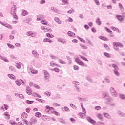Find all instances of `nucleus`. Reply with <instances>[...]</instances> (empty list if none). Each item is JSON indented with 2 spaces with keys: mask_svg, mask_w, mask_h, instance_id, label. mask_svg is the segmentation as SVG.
<instances>
[{
  "mask_svg": "<svg viewBox=\"0 0 125 125\" xmlns=\"http://www.w3.org/2000/svg\"><path fill=\"white\" fill-rule=\"evenodd\" d=\"M75 61L77 64H79V65H80L81 66H85V67H86V65L83 63L81 60L79 59L78 58L75 59Z\"/></svg>",
  "mask_w": 125,
  "mask_h": 125,
  "instance_id": "f257e3e1",
  "label": "nucleus"
},
{
  "mask_svg": "<svg viewBox=\"0 0 125 125\" xmlns=\"http://www.w3.org/2000/svg\"><path fill=\"white\" fill-rule=\"evenodd\" d=\"M29 123L30 125H33V124H37V119L34 117H32L30 119H29Z\"/></svg>",
  "mask_w": 125,
  "mask_h": 125,
  "instance_id": "f03ea898",
  "label": "nucleus"
},
{
  "mask_svg": "<svg viewBox=\"0 0 125 125\" xmlns=\"http://www.w3.org/2000/svg\"><path fill=\"white\" fill-rule=\"evenodd\" d=\"M11 13L12 15H16V6L15 5H13L11 8Z\"/></svg>",
  "mask_w": 125,
  "mask_h": 125,
  "instance_id": "7ed1b4c3",
  "label": "nucleus"
},
{
  "mask_svg": "<svg viewBox=\"0 0 125 125\" xmlns=\"http://www.w3.org/2000/svg\"><path fill=\"white\" fill-rule=\"evenodd\" d=\"M110 93L113 96H117V92H116V90H115L114 88H110Z\"/></svg>",
  "mask_w": 125,
  "mask_h": 125,
  "instance_id": "20e7f679",
  "label": "nucleus"
},
{
  "mask_svg": "<svg viewBox=\"0 0 125 125\" xmlns=\"http://www.w3.org/2000/svg\"><path fill=\"white\" fill-rule=\"evenodd\" d=\"M114 46H115L116 47H123V44L122 43L118 42H114L113 43Z\"/></svg>",
  "mask_w": 125,
  "mask_h": 125,
  "instance_id": "39448f33",
  "label": "nucleus"
},
{
  "mask_svg": "<svg viewBox=\"0 0 125 125\" xmlns=\"http://www.w3.org/2000/svg\"><path fill=\"white\" fill-rule=\"evenodd\" d=\"M36 35L37 34L36 33H34L32 31H29L27 33V35L30 37H36Z\"/></svg>",
  "mask_w": 125,
  "mask_h": 125,
  "instance_id": "423d86ee",
  "label": "nucleus"
},
{
  "mask_svg": "<svg viewBox=\"0 0 125 125\" xmlns=\"http://www.w3.org/2000/svg\"><path fill=\"white\" fill-rule=\"evenodd\" d=\"M29 70L31 71V73L32 74H33L34 75H37L38 74V70L34 69V68L32 67L29 68Z\"/></svg>",
  "mask_w": 125,
  "mask_h": 125,
  "instance_id": "0eeeda50",
  "label": "nucleus"
},
{
  "mask_svg": "<svg viewBox=\"0 0 125 125\" xmlns=\"http://www.w3.org/2000/svg\"><path fill=\"white\" fill-rule=\"evenodd\" d=\"M21 118L22 120H26L28 118V114L26 112H23L21 115Z\"/></svg>",
  "mask_w": 125,
  "mask_h": 125,
  "instance_id": "6e6552de",
  "label": "nucleus"
},
{
  "mask_svg": "<svg viewBox=\"0 0 125 125\" xmlns=\"http://www.w3.org/2000/svg\"><path fill=\"white\" fill-rule=\"evenodd\" d=\"M87 121H88V122H89V123H91V124H92L93 125H95L96 124V121L93 120V119L88 117L87 118Z\"/></svg>",
  "mask_w": 125,
  "mask_h": 125,
  "instance_id": "1a4fd4ad",
  "label": "nucleus"
},
{
  "mask_svg": "<svg viewBox=\"0 0 125 125\" xmlns=\"http://www.w3.org/2000/svg\"><path fill=\"white\" fill-rule=\"evenodd\" d=\"M26 92L27 94H28V95H31L32 93H33V91H32V89L30 88H27L26 89Z\"/></svg>",
  "mask_w": 125,
  "mask_h": 125,
  "instance_id": "9d476101",
  "label": "nucleus"
},
{
  "mask_svg": "<svg viewBox=\"0 0 125 125\" xmlns=\"http://www.w3.org/2000/svg\"><path fill=\"white\" fill-rule=\"evenodd\" d=\"M2 26H4L5 27H6L8 28V29H9L10 30H12V26L9 24H4L3 23L0 22Z\"/></svg>",
  "mask_w": 125,
  "mask_h": 125,
  "instance_id": "9b49d317",
  "label": "nucleus"
},
{
  "mask_svg": "<svg viewBox=\"0 0 125 125\" xmlns=\"http://www.w3.org/2000/svg\"><path fill=\"white\" fill-rule=\"evenodd\" d=\"M22 83H23L24 82L22 81V80H16V83L17 85H18L19 86H20L21 84H22Z\"/></svg>",
  "mask_w": 125,
  "mask_h": 125,
  "instance_id": "f8f14e48",
  "label": "nucleus"
},
{
  "mask_svg": "<svg viewBox=\"0 0 125 125\" xmlns=\"http://www.w3.org/2000/svg\"><path fill=\"white\" fill-rule=\"evenodd\" d=\"M67 34L68 36H69V37H71V38H74L75 36V34L70 31L68 32Z\"/></svg>",
  "mask_w": 125,
  "mask_h": 125,
  "instance_id": "ddd939ff",
  "label": "nucleus"
},
{
  "mask_svg": "<svg viewBox=\"0 0 125 125\" xmlns=\"http://www.w3.org/2000/svg\"><path fill=\"white\" fill-rule=\"evenodd\" d=\"M43 42H49V43H51L52 42H53V41H52V40H50L49 39L47 38H45V39H44Z\"/></svg>",
  "mask_w": 125,
  "mask_h": 125,
  "instance_id": "4468645a",
  "label": "nucleus"
},
{
  "mask_svg": "<svg viewBox=\"0 0 125 125\" xmlns=\"http://www.w3.org/2000/svg\"><path fill=\"white\" fill-rule=\"evenodd\" d=\"M99 39H100L101 40H102L103 41H109V39H108V38L105 36H101L99 37Z\"/></svg>",
  "mask_w": 125,
  "mask_h": 125,
  "instance_id": "2eb2a0df",
  "label": "nucleus"
},
{
  "mask_svg": "<svg viewBox=\"0 0 125 125\" xmlns=\"http://www.w3.org/2000/svg\"><path fill=\"white\" fill-rule=\"evenodd\" d=\"M58 41L62 43H66V40L63 38H59Z\"/></svg>",
  "mask_w": 125,
  "mask_h": 125,
  "instance_id": "dca6fc26",
  "label": "nucleus"
},
{
  "mask_svg": "<svg viewBox=\"0 0 125 125\" xmlns=\"http://www.w3.org/2000/svg\"><path fill=\"white\" fill-rule=\"evenodd\" d=\"M8 76L9 77V78H10V79H11L12 80H16V77L13 74H8Z\"/></svg>",
  "mask_w": 125,
  "mask_h": 125,
  "instance_id": "f3484780",
  "label": "nucleus"
},
{
  "mask_svg": "<svg viewBox=\"0 0 125 125\" xmlns=\"http://www.w3.org/2000/svg\"><path fill=\"white\" fill-rule=\"evenodd\" d=\"M116 17L118 20H120L121 21H124V17L120 15H116Z\"/></svg>",
  "mask_w": 125,
  "mask_h": 125,
  "instance_id": "a211bd4d",
  "label": "nucleus"
},
{
  "mask_svg": "<svg viewBox=\"0 0 125 125\" xmlns=\"http://www.w3.org/2000/svg\"><path fill=\"white\" fill-rule=\"evenodd\" d=\"M44 75L45 79L46 80H48V79H49V74H48V72H47V71H45L44 72Z\"/></svg>",
  "mask_w": 125,
  "mask_h": 125,
  "instance_id": "6ab92c4d",
  "label": "nucleus"
},
{
  "mask_svg": "<svg viewBox=\"0 0 125 125\" xmlns=\"http://www.w3.org/2000/svg\"><path fill=\"white\" fill-rule=\"evenodd\" d=\"M50 65L51 67H58V65L54 63V62H51Z\"/></svg>",
  "mask_w": 125,
  "mask_h": 125,
  "instance_id": "aec40b11",
  "label": "nucleus"
},
{
  "mask_svg": "<svg viewBox=\"0 0 125 125\" xmlns=\"http://www.w3.org/2000/svg\"><path fill=\"white\" fill-rule=\"evenodd\" d=\"M32 54H33V55H34V56L39 58V53H38V52H37V51H36L35 50L32 51Z\"/></svg>",
  "mask_w": 125,
  "mask_h": 125,
  "instance_id": "412c9836",
  "label": "nucleus"
},
{
  "mask_svg": "<svg viewBox=\"0 0 125 125\" xmlns=\"http://www.w3.org/2000/svg\"><path fill=\"white\" fill-rule=\"evenodd\" d=\"M32 95H33V96H34L35 97H38L39 98H41V97H42L41 96V95H40V94H38V93H36V92H33V93H32Z\"/></svg>",
  "mask_w": 125,
  "mask_h": 125,
  "instance_id": "4be33fe9",
  "label": "nucleus"
},
{
  "mask_svg": "<svg viewBox=\"0 0 125 125\" xmlns=\"http://www.w3.org/2000/svg\"><path fill=\"white\" fill-rule=\"evenodd\" d=\"M79 115L81 117V118H82V119H83V118H84V116L86 115V113L83 112H80L79 113Z\"/></svg>",
  "mask_w": 125,
  "mask_h": 125,
  "instance_id": "5701e85b",
  "label": "nucleus"
},
{
  "mask_svg": "<svg viewBox=\"0 0 125 125\" xmlns=\"http://www.w3.org/2000/svg\"><path fill=\"white\" fill-rule=\"evenodd\" d=\"M35 116L36 118H41V117H42V113L40 112H36L35 114Z\"/></svg>",
  "mask_w": 125,
  "mask_h": 125,
  "instance_id": "b1692460",
  "label": "nucleus"
},
{
  "mask_svg": "<svg viewBox=\"0 0 125 125\" xmlns=\"http://www.w3.org/2000/svg\"><path fill=\"white\" fill-rule=\"evenodd\" d=\"M4 115L5 116H6V118L7 119V120L10 119V115L9 114V113H8V112H5L4 113Z\"/></svg>",
  "mask_w": 125,
  "mask_h": 125,
  "instance_id": "393cba45",
  "label": "nucleus"
},
{
  "mask_svg": "<svg viewBox=\"0 0 125 125\" xmlns=\"http://www.w3.org/2000/svg\"><path fill=\"white\" fill-rule=\"evenodd\" d=\"M55 21H56V22L58 23V24H61V21H60L59 18H58V17H56L55 18Z\"/></svg>",
  "mask_w": 125,
  "mask_h": 125,
  "instance_id": "a878e982",
  "label": "nucleus"
},
{
  "mask_svg": "<svg viewBox=\"0 0 125 125\" xmlns=\"http://www.w3.org/2000/svg\"><path fill=\"white\" fill-rule=\"evenodd\" d=\"M81 108L82 109V112L86 114V110H85V108L83 107V104H81Z\"/></svg>",
  "mask_w": 125,
  "mask_h": 125,
  "instance_id": "bb28decb",
  "label": "nucleus"
},
{
  "mask_svg": "<svg viewBox=\"0 0 125 125\" xmlns=\"http://www.w3.org/2000/svg\"><path fill=\"white\" fill-rule=\"evenodd\" d=\"M42 18H43V15H39L38 16H37V20H41V19H42Z\"/></svg>",
  "mask_w": 125,
  "mask_h": 125,
  "instance_id": "cd10ccee",
  "label": "nucleus"
},
{
  "mask_svg": "<svg viewBox=\"0 0 125 125\" xmlns=\"http://www.w3.org/2000/svg\"><path fill=\"white\" fill-rule=\"evenodd\" d=\"M41 23H42V24L43 25H47L48 22L46 21V20H42L41 21Z\"/></svg>",
  "mask_w": 125,
  "mask_h": 125,
  "instance_id": "c85d7f7f",
  "label": "nucleus"
},
{
  "mask_svg": "<svg viewBox=\"0 0 125 125\" xmlns=\"http://www.w3.org/2000/svg\"><path fill=\"white\" fill-rule=\"evenodd\" d=\"M59 63H60V64H66V62H65L62 59H59Z\"/></svg>",
  "mask_w": 125,
  "mask_h": 125,
  "instance_id": "c756f323",
  "label": "nucleus"
},
{
  "mask_svg": "<svg viewBox=\"0 0 125 125\" xmlns=\"http://www.w3.org/2000/svg\"><path fill=\"white\" fill-rule=\"evenodd\" d=\"M34 88H36V89H41V86H40V85L37 84H35L34 85Z\"/></svg>",
  "mask_w": 125,
  "mask_h": 125,
  "instance_id": "7c9ffc66",
  "label": "nucleus"
},
{
  "mask_svg": "<svg viewBox=\"0 0 125 125\" xmlns=\"http://www.w3.org/2000/svg\"><path fill=\"white\" fill-rule=\"evenodd\" d=\"M32 21V19H31V18H26V19L25 20V22L26 23H30V22H31Z\"/></svg>",
  "mask_w": 125,
  "mask_h": 125,
  "instance_id": "2f4dec72",
  "label": "nucleus"
},
{
  "mask_svg": "<svg viewBox=\"0 0 125 125\" xmlns=\"http://www.w3.org/2000/svg\"><path fill=\"white\" fill-rule=\"evenodd\" d=\"M97 116L100 120H102V119H103V116H102V114L99 113L97 115Z\"/></svg>",
  "mask_w": 125,
  "mask_h": 125,
  "instance_id": "473e14b6",
  "label": "nucleus"
},
{
  "mask_svg": "<svg viewBox=\"0 0 125 125\" xmlns=\"http://www.w3.org/2000/svg\"><path fill=\"white\" fill-rule=\"evenodd\" d=\"M63 4H69V1L68 0H62Z\"/></svg>",
  "mask_w": 125,
  "mask_h": 125,
  "instance_id": "72a5a7b5",
  "label": "nucleus"
},
{
  "mask_svg": "<svg viewBox=\"0 0 125 125\" xmlns=\"http://www.w3.org/2000/svg\"><path fill=\"white\" fill-rule=\"evenodd\" d=\"M2 60H3L4 61H5V62H6V63H8V62H9V61H8V59H7V58H6L5 57H3L2 58Z\"/></svg>",
  "mask_w": 125,
  "mask_h": 125,
  "instance_id": "f704fd0d",
  "label": "nucleus"
},
{
  "mask_svg": "<svg viewBox=\"0 0 125 125\" xmlns=\"http://www.w3.org/2000/svg\"><path fill=\"white\" fill-rule=\"evenodd\" d=\"M45 108L47 109V110H54V108L50 107L48 105L46 106Z\"/></svg>",
  "mask_w": 125,
  "mask_h": 125,
  "instance_id": "c9c22d12",
  "label": "nucleus"
},
{
  "mask_svg": "<svg viewBox=\"0 0 125 125\" xmlns=\"http://www.w3.org/2000/svg\"><path fill=\"white\" fill-rule=\"evenodd\" d=\"M51 31H52L51 29H50V28H45V29H44V32L45 33H47V32H51Z\"/></svg>",
  "mask_w": 125,
  "mask_h": 125,
  "instance_id": "e433bc0d",
  "label": "nucleus"
},
{
  "mask_svg": "<svg viewBox=\"0 0 125 125\" xmlns=\"http://www.w3.org/2000/svg\"><path fill=\"white\" fill-rule=\"evenodd\" d=\"M112 67H113V68L115 69V70H116V71H118L119 67H118V66H117V65L112 64Z\"/></svg>",
  "mask_w": 125,
  "mask_h": 125,
  "instance_id": "4c0bfd02",
  "label": "nucleus"
},
{
  "mask_svg": "<svg viewBox=\"0 0 125 125\" xmlns=\"http://www.w3.org/2000/svg\"><path fill=\"white\" fill-rule=\"evenodd\" d=\"M105 29L106 31L108 32V33H110V34H113V31H112L111 30H110V29H109L107 27H105Z\"/></svg>",
  "mask_w": 125,
  "mask_h": 125,
  "instance_id": "58836bf2",
  "label": "nucleus"
},
{
  "mask_svg": "<svg viewBox=\"0 0 125 125\" xmlns=\"http://www.w3.org/2000/svg\"><path fill=\"white\" fill-rule=\"evenodd\" d=\"M19 97L21 99H24L25 98V96H24V95L22 94H19Z\"/></svg>",
  "mask_w": 125,
  "mask_h": 125,
  "instance_id": "ea45409f",
  "label": "nucleus"
},
{
  "mask_svg": "<svg viewBox=\"0 0 125 125\" xmlns=\"http://www.w3.org/2000/svg\"><path fill=\"white\" fill-rule=\"evenodd\" d=\"M119 7L120 8L121 10H122V11H123L124 10V7H123V5H122V3H119Z\"/></svg>",
  "mask_w": 125,
  "mask_h": 125,
  "instance_id": "a19ab883",
  "label": "nucleus"
},
{
  "mask_svg": "<svg viewBox=\"0 0 125 125\" xmlns=\"http://www.w3.org/2000/svg\"><path fill=\"white\" fill-rule=\"evenodd\" d=\"M16 67L18 69H20L21 68V63H16Z\"/></svg>",
  "mask_w": 125,
  "mask_h": 125,
  "instance_id": "79ce46f5",
  "label": "nucleus"
},
{
  "mask_svg": "<svg viewBox=\"0 0 125 125\" xmlns=\"http://www.w3.org/2000/svg\"><path fill=\"white\" fill-rule=\"evenodd\" d=\"M7 45H8V46L10 48H12L13 49L15 48L14 46H13V45H12L10 43H7Z\"/></svg>",
  "mask_w": 125,
  "mask_h": 125,
  "instance_id": "37998d69",
  "label": "nucleus"
},
{
  "mask_svg": "<svg viewBox=\"0 0 125 125\" xmlns=\"http://www.w3.org/2000/svg\"><path fill=\"white\" fill-rule=\"evenodd\" d=\"M50 57H51L52 59H57V57L55 56L53 54H51Z\"/></svg>",
  "mask_w": 125,
  "mask_h": 125,
  "instance_id": "c03bdc74",
  "label": "nucleus"
},
{
  "mask_svg": "<svg viewBox=\"0 0 125 125\" xmlns=\"http://www.w3.org/2000/svg\"><path fill=\"white\" fill-rule=\"evenodd\" d=\"M25 103L27 104H32V103H34V101L26 100L25 101Z\"/></svg>",
  "mask_w": 125,
  "mask_h": 125,
  "instance_id": "a18cd8bd",
  "label": "nucleus"
},
{
  "mask_svg": "<svg viewBox=\"0 0 125 125\" xmlns=\"http://www.w3.org/2000/svg\"><path fill=\"white\" fill-rule=\"evenodd\" d=\"M10 124H11V125H17V123H16V122L12 120L10 121Z\"/></svg>",
  "mask_w": 125,
  "mask_h": 125,
  "instance_id": "49530a36",
  "label": "nucleus"
},
{
  "mask_svg": "<svg viewBox=\"0 0 125 125\" xmlns=\"http://www.w3.org/2000/svg\"><path fill=\"white\" fill-rule=\"evenodd\" d=\"M96 23L98 25H101V21H100V19H97L96 20Z\"/></svg>",
  "mask_w": 125,
  "mask_h": 125,
  "instance_id": "de8ad7c7",
  "label": "nucleus"
},
{
  "mask_svg": "<svg viewBox=\"0 0 125 125\" xmlns=\"http://www.w3.org/2000/svg\"><path fill=\"white\" fill-rule=\"evenodd\" d=\"M27 14H28V12H27V11L24 10L22 11V15H23V16H25V15H27Z\"/></svg>",
  "mask_w": 125,
  "mask_h": 125,
  "instance_id": "09e8293b",
  "label": "nucleus"
},
{
  "mask_svg": "<svg viewBox=\"0 0 125 125\" xmlns=\"http://www.w3.org/2000/svg\"><path fill=\"white\" fill-rule=\"evenodd\" d=\"M53 105L54 107H59V106H60V104H58V103H54L53 104Z\"/></svg>",
  "mask_w": 125,
  "mask_h": 125,
  "instance_id": "8fccbe9b",
  "label": "nucleus"
},
{
  "mask_svg": "<svg viewBox=\"0 0 125 125\" xmlns=\"http://www.w3.org/2000/svg\"><path fill=\"white\" fill-rule=\"evenodd\" d=\"M63 109H64L63 111H64L65 112H69V111L70 110L69 109V108H68V107H67V106L64 107L63 108Z\"/></svg>",
  "mask_w": 125,
  "mask_h": 125,
  "instance_id": "3c124183",
  "label": "nucleus"
},
{
  "mask_svg": "<svg viewBox=\"0 0 125 125\" xmlns=\"http://www.w3.org/2000/svg\"><path fill=\"white\" fill-rule=\"evenodd\" d=\"M46 37L48 38H53V35H51L50 33H46Z\"/></svg>",
  "mask_w": 125,
  "mask_h": 125,
  "instance_id": "603ef678",
  "label": "nucleus"
},
{
  "mask_svg": "<svg viewBox=\"0 0 125 125\" xmlns=\"http://www.w3.org/2000/svg\"><path fill=\"white\" fill-rule=\"evenodd\" d=\"M83 49H87V47L84 45H80Z\"/></svg>",
  "mask_w": 125,
  "mask_h": 125,
  "instance_id": "864d4df0",
  "label": "nucleus"
},
{
  "mask_svg": "<svg viewBox=\"0 0 125 125\" xmlns=\"http://www.w3.org/2000/svg\"><path fill=\"white\" fill-rule=\"evenodd\" d=\"M34 85H35V84L34 83V82H30L29 83V86H30L31 87L34 86Z\"/></svg>",
  "mask_w": 125,
  "mask_h": 125,
  "instance_id": "5fc2aeb1",
  "label": "nucleus"
},
{
  "mask_svg": "<svg viewBox=\"0 0 125 125\" xmlns=\"http://www.w3.org/2000/svg\"><path fill=\"white\" fill-rule=\"evenodd\" d=\"M104 116L106 117V118H111V116H110V114L108 113H104Z\"/></svg>",
  "mask_w": 125,
  "mask_h": 125,
  "instance_id": "6e6d98bb",
  "label": "nucleus"
},
{
  "mask_svg": "<svg viewBox=\"0 0 125 125\" xmlns=\"http://www.w3.org/2000/svg\"><path fill=\"white\" fill-rule=\"evenodd\" d=\"M80 56L81 59H83V60H85V61H88V60L86 59V58H84V57L83 56Z\"/></svg>",
  "mask_w": 125,
  "mask_h": 125,
  "instance_id": "4d7b16f0",
  "label": "nucleus"
},
{
  "mask_svg": "<svg viewBox=\"0 0 125 125\" xmlns=\"http://www.w3.org/2000/svg\"><path fill=\"white\" fill-rule=\"evenodd\" d=\"M120 97H121V98H122V99H125V95H124L123 94H120Z\"/></svg>",
  "mask_w": 125,
  "mask_h": 125,
  "instance_id": "13d9d810",
  "label": "nucleus"
},
{
  "mask_svg": "<svg viewBox=\"0 0 125 125\" xmlns=\"http://www.w3.org/2000/svg\"><path fill=\"white\" fill-rule=\"evenodd\" d=\"M104 55L106 56V57H111V55H110V54H108L107 53H104Z\"/></svg>",
  "mask_w": 125,
  "mask_h": 125,
  "instance_id": "bf43d9fd",
  "label": "nucleus"
},
{
  "mask_svg": "<svg viewBox=\"0 0 125 125\" xmlns=\"http://www.w3.org/2000/svg\"><path fill=\"white\" fill-rule=\"evenodd\" d=\"M52 113H54L55 115H56V116H60V114L59 112H57L55 111H53L52 112Z\"/></svg>",
  "mask_w": 125,
  "mask_h": 125,
  "instance_id": "052dcab7",
  "label": "nucleus"
},
{
  "mask_svg": "<svg viewBox=\"0 0 125 125\" xmlns=\"http://www.w3.org/2000/svg\"><path fill=\"white\" fill-rule=\"evenodd\" d=\"M80 41H81V42H83L84 43H85V40H84V39L82 38H79Z\"/></svg>",
  "mask_w": 125,
  "mask_h": 125,
  "instance_id": "680f3d73",
  "label": "nucleus"
},
{
  "mask_svg": "<svg viewBox=\"0 0 125 125\" xmlns=\"http://www.w3.org/2000/svg\"><path fill=\"white\" fill-rule=\"evenodd\" d=\"M74 69L75 71H78V70H79V66H78L77 65H74Z\"/></svg>",
  "mask_w": 125,
  "mask_h": 125,
  "instance_id": "e2e57ef3",
  "label": "nucleus"
},
{
  "mask_svg": "<svg viewBox=\"0 0 125 125\" xmlns=\"http://www.w3.org/2000/svg\"><path fill=\"white\" fill-rule=\"evenodd\" d=\"M53 71H54V72H59L60 70L58 68H55L53 69Z\"/></svg>",
  "mask_w": 125,
  "mask_h": 125,
  "instance_id": "0e129e2a",
  "label": "nucleus"
},
{
  "mask_svg": "<svg viewBox=\"0 0 125 125\" xmlns=\"http://www.w3.org/2000/svg\"><path fill=\"white\" fill-rule=\"evenodd\" d=\"M45 93L47 96H50L51 95V93L48 91L46 92Z\"/></svg>",
  "mask_w": 125,
  "mask_h": 125,
  "instance_id": "69168bd1",
  "label": "nucleus"
},
{
  "mask_svg": "<svg viewBox=\"0 0 125 125\" xmlns=\"http://www.w3.org/2000/svg\"><path fill=\"white\" fill-rule=\"evenodd\" d=\"M95 110H96L97 111H98V110H101V107L100 106H96L95 107Z\"/></svg>",
  "mask_w": 125,
  "mask_h": 125,
  "instance_id": "338daca9",
  "label": "nucleus"
},
{
  "mask_svg": "<svg viewBox=\"0 0 125 125\" xmlns=\"http://www.w3.org/2000/svg\"><path fill=\"white\" fill-rule=\"evenodd\" d=\"M55 99H59L60 98V97L58 94H57L54 97Z\"/></svg>",
  "mask_w": 125,
  "mask_h": 125,
  "instance_id": "774afa93",
  "label": "nucleus"
}]
</instances>
